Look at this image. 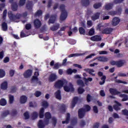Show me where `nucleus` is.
Here are the masks:
<instances>
[{
  "label": "nucleus",
  "instance_id": "nucleus-1",
  "mask_svg": "<svg viewBox=\"0 0 128 128\" xmlns=\"http://www.w3.org/2000/svg\"><path fill=\"white\" fill-rule=\"evenodd\" d=\"M8 14L10 20L14 22H18V20H20L22 16H24V18H26V16H28V12H24L22 14H12V11H9L8 12Z\"/></svg>",
  "mask_w": 128,
  "mask_h": 128
},
{
  "label": "nucleus",
  "instance_id": "nucleus-2",
  "mask_svg": "<svg viewBox=\"0 0 128 128\" xmlns=\"http://www.w3.org/2000/svg\"><path fill=\"white\" fill-rule=\"evenodd\" d=\"M45 118L44 121L40 120L38 122V128H44L46 126H48L50 124V120L52 118V114L50 112H46L44 114Z\"/></svg>",
  "mask_w": 128,
  "mask_h": 128
},
{
  "label": "nucleus",
  "instance_id": "nucleus-3",
  "mask_svg": "<svg viewBox=\"0 0 128 128\" xmlns=\"http://www.w3.org/2000/svg\"><path fill=\"white\" fill-rule=\"evenodd\" d=\"M60 10L62 12L60 16V20H64L68 18V12L66 10V6L64 4L60 5Z\"/></svg>",
  "mask_w": 128,
  "mask_h": 128
},
{
  "label": "nucleus",
  "instance_id": "nucleus-4",
  "mask_svg": "<svg viewBox=\"0 0 128 128\" xmlns=\"http://www.w3.org/2000/svg\"><path fill=\"white\" fill-rule=\"evenodd\" d=\"M68 84V80H58L55 82L54 86L56 88L60 90V88H62L64 86H66Z\"/></svg>",
  "mask_w": 128,
  "mask_h": 128
},
{
  "label": "nucleus",
  "instance_id": "nucleus-5",
  "mask_svg": "<svg viewBox=\"0 0 128 128\" xmlns=\"http://www.w3.org/2000/svg\"><path fill=\"white\" fill-rule=\"evenodd\" d=\"M110 64L112 66H116L118 68H122L124 64V62L122 60L118 61L112 60L110 62Z\"/></svg>",
  "mask_w": 128,
  "mask_h": 128
},
{
  "label": "nucleus",
  "instance_id": "nucleus-6",
  "mask_svg": "<svg viewBox=\"0 0 128 128\" xmlns=\"http://www.w3.org/2000/svg\"><path fill=\"white\" fill-rule=\"evenodd\" d=\"M98 76H102V78H101V80H102V82H99V84L100 86H102V84H104V82H106V76H104V73L102 72H98Z\"/></svg>",
  "mask_w": 128,
  "mask_h": 128
},
{
  "label": "nucleus",
  "instance_id": "nucleus-7",
  "mask_svg": "<svg viewBox=\"0 0 128 128\" xmlns=\"http://www.w3.org/2000/svg\"><path fill=\"white\" fill-rule=\"evenodd\" d=\"M70 86L64 85V90L66 92H74V86L72 83H70L69 84Z\"/></svg>",
  "mask_w": 128,
  "mask_h": 128
},
{
  "label": "nucleus",
  "instance_id": "nucleus-8",
  "mask_svg": "<svg viewBox=\"0 0 128 128\" xmlns=\"http://www.w3.org/2000/svg\"><path fill=\"white\" fill-rule=\"evenodd\" d=\"M32 74V70L30 69L27 70L23 74V76L24 78H30Z\"/></svg>",
  "mask_w": 128,
  "mask_h": 128
},
{
  "label": "nucleus",
  "instance_id": "nucleus-9",
  "mask_svg": "<svg viewBox=\"0 0 128 128\" xmlns=\"http://www.w3.org/2000/svg\"><path fill=\"white\" fill-rule=\"evenodd\" d=\"M86 116V109L81 108L78 111V116L79 118H82Z\"/></svg>",
  "mask_w": 128,
  "mask_h": 128
},
{
  "label": "nucleus",
  "instance_id": "nucleus-10",
  "mask_svg": "<svg viewBox=\"0 0 128 128\" xmlns=\"http://www.w3.org/2000/svg\"><path fill=\"white\" fill-rule=\"evenodd\" d=\"M120 22V19L118 17H115L112 20V24L113 26H116Z\"/></svg>",
  "mask_w": 128,
  "mask_h": 128
},
{
  "label": "nucleus",
  "instance_id": "nucleus-11",
  "mask_svg": "<svg viewBox=\"0 0 128 128\" xmlns=\"http://www.w3.org/2000/svg\"><path fill=\"white\" fill-rule=\"evenodd\" d=\"M83 76H84L82 78L83 80H84V82H85V84H86V86H88V82H92V78H86V77L88 76V74H86V73H83Z\"/></svg>",
  "mask_w": 128,
  "mask_h": 128
},
{
  "label": "nucleus",
  "instance_id": "nucleus-12",
  "mask_svg": "<svg viewBox=\"0 0 128 128\" xmlns=\"http://www.w3.org/2000/svg\"><path fill=\"white\" fill-rule=\"evenodd\" d=\"M114 31V28H104V30L102 32L103 34H110L112 32Z\"/></svg>",
  "mask_w": 128,
  "mask_h": 128
},
{
  "label": "nucleus",
  "instance_id": "nucleus-13",
  "mask_svg": "<svg viewBox=\"0 0 128 128\" xmlns=\"http://www.w3.org/2000/svg\"><path fill=\"white\" fill-rule=\"evenodd\" d=\"M100 12H96L94 13L92 16H91V20H93V22H95L97 20L100 19Z\"/></svg>",
  "mask_w": 128,
  "mask_h": 128
},
{
  "label": "nucleus",
  "instance_id": "nucleus-14",
  "mask_svg": "<svg viewBox=\"0 0 128 128\" xmlns=\"http://www.w3.org/2000/svg\"><path fill=\"white\" fill-rule=\"evenodd\" d=\"M34 26L35 28H40L42 26V22L40 20L36 19L34 20Z\"/></svg>",
  "mask_w": 128,
  "mask_h": 128
},
{
  "label": "nucleus",
  "instance_id": "nucleus-15",
  "mask_svg": "<svg viewBox=\"0 0 128 128\" xmlns=\"http://www.w3.org/2000/svg\"><path fill=\"white\" fill-rule=\"evenodd\" d=\"M58 78V76H56V74L54 73L51 74L48 78L49 82H54Z\"/></svg>",
  "mask_w": 128,
  "mask_h": 128
},
{
  "label": "nucleus",
  "instance_id": "nucleus-16",
  "mask_svg": "<svg viewBox=\"0 0 128 128\" xmlns=\"http://www.w3.org/2000/svg\"><path fill=\"white\" fill-rule=\"evenodd\" d=\"M115 104L113 106L114 109L118 112V110H120V106H122V104L116 101Z\"/></svg>",
  "mask_w": 128,
  "mask_h": 128
},
{
  "label": "nucleus",
  "instance_id": "nucleus-17",
  "mask_svg": "<svg viewBox=\"0 0 128 128\" xmlns=\"http://www.w3.org/2000/svg\"><path fill=\"white\" fill-rule=\"evenodd\" d=\"M78 97L75 96L74 97L71 104V108H74L76 106V104H78Z\"/></svg>",
  "mask_w": 128,
  "mask_h": 128
},
{
  "label": "nucleus",
  "instance_id": "nucleus-18",
  "mask_svg": "<svg viewBox=\"0 0 128 128\" xmlns=\"http://www.w3.org/2000/svg\"><path fill=\"white\" fill-rule=\"evenodd\" d=\"M109 92L111 94L112 96H116L118 94H120V92L118 91V90L116 88H110L109 90Z\"/></svg>",
  "mask_w": 128,
  "mask_h": 128
},
{
  "label": "nucleus",
  "instance_id": "nucleus-19",
  "mask_svg": "<svg viewBox=\"0 0 128 128\" xmlns=\"http://www.w3.org/2000/svg\"><path fill=\"white\" fill-rule=\"evenodd\" d=\"M32 82H36V84H38L40 86H42V82L38 80V76H32L31 78Z\"/></svg>",
  "mask_w": 128,
  "mask_h": 128
},
{
  "label": "nucleus",
  "instance_id": "nucleus-20",
  "mask_svg": "<svg viewBox=\"0 0 128 128\" xmlns=\"http://www.w3.org/2000/svg\"><path fill=\"white\" fill-rule=\"evenodd\" d=\"M90 40L93 42H100L102 40V37L100 35H96L92 36Z\"/></svg>",
  "mask_w": 128,
  "mask_h": 128
},
{
  "label": "nucleus",
  "instance_id": "nucleus-21",
  "mask_svg": "<svg viewBox=\"0 0 128 128\" xmlns=\"http://www.w3.org/2000/svg\"><path fill=\"white\" fill-rule=\"evenodd\" d=\"M20 104H26V102H28V97L24 95L20 97Z\"/></svg>",
  "mask_w": 128,
  "mask_h": 128
},
{
  "label": "nucleus",
  "instance_id": "nucleus-22",
  "mask_svg": "<svg viewBox=\"0 0 128 128\" xmlns=\"http://www.w3.org/2000/svg\"><path fill=\"white\" fill-rule=\"evenodd\" d=\"M97 58L98 62H108V58L106 56H98V58Z\"/></svg>",
  "mask_w": 128,
  "mask_h": 128
},
{
  "label": "nucleus",
  "instance_id": "nucleus-23",
  "mask_svg": "<svg viewBox=\"0 0 128 128\" xmlns=\"http://www.w3.org/2000/svg\"><path fill=\"white\" fill-rule=\"evenodd\" d=\"M18 3H16V2H14L12 4L11 8L13 12H16V10H18Z\"/></svg>",
  "mask_w": 128,
  "mask_h": 128
},
{
  "label": "nucleus",
  "instance_id": "nucleus-24",
  "mask_svg": "<svg viewBox=\"0 0 128 128\" xmlns=\"http://www.w3.org/2000/svg\"><path fill=\"white\" fill-rule=\"evenodd\" d=\"M85 72H88L89 74H90L92 76H96V74L92 73V72H94V69H90L88 68H85L84 70Z\"/></svg>",
  "mask_w": 128,
  "mask_h": 128
},
{
  "label": "nucleus",
  "instance_id": "nucleus-25",
  "mask_svg": "<svg viewBox=\"0 0 128 128\" xmlns=\"http://www.w3.org/2000/svg\"><path fill=\"white\" fill-rule=\"evenodd\" d=\"M56 98H57V100H62V95H61V92L60 90H58L54 94Z\"/></svg>",
  "mask_w": 128,
  "mask_h": 128
},
{
  "label": "nucleus",
  "instance_id": "nucleus-26",
  "mask_svg": "<svg viewBox=\"0 0 128 128\" xmlns=\"http://www.w3.org/2000/svg\"><path fill=\"white\" fill-rule=\"evenodd\" d=\"M56 17L54 15H52L50 16V18L48 22L49 24H54V22H56Z\"/></svg>",
  "mask_w": 128,
  "mask_h": 128
},
{
  "label": "nucleus",
  "instance_id": "nucleus-27",
  "mask_svg": "<svg viewBox=\"0 0 128 128\" xmlns=\"http://www.w3.org/2000/svg\"><path fill=\"white\" fill-rule=\"evenodd\" d=\"M1 89L4 90H8V82L4 81L1 84Z\"/></svg>",
  "mask_w": 128,
  "mask_h": 128
},
{
  "label": "nucleus",
  "instance_id": "nucleus-28",
  "mask_svg": "<svg viewBox=\"0 0 128 128\" xmlns=\"http://www.w3.org/2000/svg\"><path fill=\"white\" fill-rule=\"evenodd\" d=\"M32 2L29 1L28 2L27 4H26V8L28 10H32Z\"/></svg>",
  "mask_w": 128,
  "mask_h": 128
},
{
  "label": "nucleus",
  "instance_id": "nucleus-29",
  "mask_svg": "<svg viewBox=\"0 0 128 128\" xmlns=\"http://www.w3.org/2000/svg\"><path fill=\"white\" fill-rule=\"evenodd\" d=\"M112 6H114V3H108L105 5L104 10H110L112 8Z\"/></svg>",
  "mask_w": 128,
  "mask_h": 128
},
{
  "label": "nucleus",
  "instance_id": "nucleus-30",
  "mask_svg": "<svg viewBox=\"0 0 128 128\" xmlns=\"http://www.w3.org/2000/svg\"><path fill=\"white\" fill-rule=\"evenodd\" d=\"M58 28H60L59 24H56L55 25H53L50 28V30H52V32H56V30H58Z\"/></svg>",
  "mask_w": 128,
  "mask_h": 128
},
{
  "label": "nucleus",
  "instance_id": "nucleus-31",
  "mask_svg": "<svg viewBox=\"0 0 128 128\" xmlns=\"http://www.w3.org/2000/svg\"><path fill=\"white\" fill-rule=\"evenodd\" d=\"M68 74H76L78 72V70L76 69H72L70 68H68L66 70Z\"/></svg>",
  "mask_w": 128,
  "mask_h": 128
},
{
  "label": "nucleus",
  "instance_id": "nucleus-32",
  "mask_svg": "<svg viewBox=\"0 0 128 128\" xmlns=\"http://www.w3.org/2000/svg\"><path fill=\"white\" fill-rule=\"evenodd\" d=\"M70 114L67 113L66 120L62 121V124H68V122H70Z\"/></svg>",
  "mask_w": 128,
  "mask_h": 128
},
{
  "label": "nucleus",
  "instance_id": "nucleus-33",
  "mask_svg": "<svg viewBox=\"0 0 128 128\" xmlns=\"http://www.w3.org/2000/svg\"><path fill=\"white\" fill-rule=\"evenodd\" d=\"M44 108H40V112H39V118H43L44 116Z\"/></svg>",
  "mask_w": 128,
  "mask_h": 128
},
{
  "label": "nucleus",
  "instance_id": "nucleus-34",
  "mask_svg": "<svg viewBox=\"0 0 128 128\" xmlns=\"http://www.w3.org/2000/svg\"><path fill=\"white\" fill-rule=\"evenodd\" d=\"M81 3L83 6H90V0H82Z\"/></svg>",
  "mask_w": 128,
  "mask_h": 128
},
{
  "label": "nucleus",
  "instance_id": "nucleus-35",
  "mask_svg": "<svg viewBox=\"0 0 128 128\" xmlns=\"http://www.w3.org/2000/svg\"><path fill=\"white\" fill-rule=\"evenodd\" d=\"M119 96L120 98H123L122 101V102H126V100H128V95L125 94H120L119 95Z\"/></svg>",
  "mask_w": 128,
  "mask_h": 128
},
{
  "label": "nucleus",
  "instance_id": "nucleus-36",
  "mask_svg": "<svg viewBox=\"0 0 128 128\" xmlns=\"http://www.w3.org/2000/svg\"><path fill=\"white\" fill-rule=\"evenodd\" d=\"M102 2L96 3L93 5V8H95V10H98V8H102Z\"/></svg>",
  "mask_w": 128,
  "mask_h": 128
},
{
  "label": "nucleus",
  "instance_id": "nucleus-37",
  "mask_svg": "<svg viewBox=\"0 0 128 128\" xmlns=\"http://www.w3.org/2000/svg\"><path fill=\"white\" fill-rule=\"evenodd\" d=\"M96 30H97L101 32L102 34V31L104 30V26H102V24H98L97 26Z\"/></svg>",
  "mask_w": 128,
  "mask_h": 128
},
{
  "label": "nucleus",
  "instance_id": "nucleus-38",
  "mask_svg": "<svg viewBox=\"0 0 128 128\" xmlns=\"http://www.w3.org/2000/svg\"><path fill=\"white\" fill-rule=\"evenodd\" d=\"M31 116L32 120H36V118H38V114L36 112H34L32 114Z\"/></svg>",
  "mask_w": 128,
  "mask_h": 128
},
{
  "label": "nucleus",
  "instance_id": "nucleus-39",
  "mask_svg": "<svg viewBox=\"0 0 128 128\" xmlns=\"http://www.w3.org/2000/svg\"><path fill=\"white\" fill-rule=\"evenodd\" d=\"M10 114V110H6L5 111H4L2 114H1V116L2 118H6V116H8Z\"/></svg>",
  "mask_w": 128,
  "mask_h": 128
},
{
  "label": "nucleus",
  "instance_id": "nucleus-40",
  "mask_svg": "<svg viewBox=\"0 0 128 128\" xmlns=\"http://www.w3.org/2000/svg\"><path fill=\"white\" fill-rule=\"evenodd\" d=\"M77 84H78V86H82V88H84V86H85L84 83V81L82 80H78Z\"/></svg>",
  "mask_w": 128,
  "mask_h": 128
},
{
  "label": "nucleus",
  "instance_id": "nucleus-41",
  "mask_svg": "<svg viewBox=\"0 0 128 128\" xmlns=\"http://www.w3.org/2000/svg\"><path fill=\"white\" fill-rule=\"evenodd\" d=\"M2 29L4 32L8 30V24L6 22H4L2 24Z\"/></svg>",
  "mask_w": 128,
  "mask_h": 128
},
{
  "label": "nucleus",
  "instance_id": "nucleus-42",
  "mask_svg": "<svg viewBox=\"0 0 128 128\" xmlns=\"http://www.w3.org/2000/svg\"><path fill=\"white\" fill-rule=\"evenodd\" d=\"M60 66H62V64H60L58 62H56L54 64L53 68L54 70H58V68H60Z\"/></svg>",
  "mask_w": 128,
  "mask_h": 128
},
{
  "label": "nucleus",
  "instance_id": "nucleus-43",
  "mask_svg": "<svg viewBox=\"0 0 128 128\" xmlns=\"http://www.w3.org/2000/svg\"><path fill=\"white\" fill-rule=\"evenodd\" d=\"M14 100V96L12 95H9V102L12 104H13Z\"/></svg>",
  "mask_w": 128,
  "mask_h": 128
},
{
  "label": "nucleus",
  "instance_id": "nucleus-44",
  "mask_svg": "<svg viewBox=\"0 0 128 128\" xmlns=\"http://www.w3.org/2000/svg\"><path fill=\"white\" fill-rule=\"evenodd\" d=\"M42 15V10H38L34 14V16H40Z\"/></svg>",
  "mask_w": 128,
  "mask_h": 128
},
{
  "label": "nucleus",
  "instance_id": "nucleus-45",
  "mask_svg": "<svg viewBox=\"0 0 128 128\" xmlns=\"http://www.w3.org/2000/svg\"><path fill=\"white\" fill-rule=\"evenodd\" d=\"M0 106H4L6 104V100L4 98H2L0 100Z\"/></svg>",
  "mask_w": 128,
  "mask_h": 128
},
{
  "label": "nucleus",
  "instance_id": "nucleus-46",
  "mask_svg": "<svg viewBox=\"0 0 128 128\" xmlns=\"http://www.w3.org/2000/svg\"><path fill=\"white\" fill-rule=\"evenodd\" d=\"M79 32L80 34H86V30L82 27L79 28Z\"/></svg>",
  "mask_w": 128,
  "mask_h": 128
},
{
  "label": "nucleus",
  "instance_id": "nucleus-47",
  "mask_svg": "<svg viewBox=\"0 0 128 128\" xmlns=\"http://www.w3.org/2000/svg\"><path fill=\"white\" fill-rule=\"evenodd\" d=\"M56 122H58V120L56 119V117H53L52 118V126H56Z\"/></svg>",
  "mask_w": 128,
  "mask_h": 128
},
{
  "label": "nucleus",
  "instance_id": "nucleus-48",
  "mask_svg": "<svg viewBox=\"0 0 128 128\" xmlns=\"http://www.w3.org/2000/svg\"><path fill=\"white\" fill-rule=\"evenodd\" d=\"M6 76V72L2 69H0V78H2Z\"/></svg>",
  "mask_w": 128,
  "mask_h": 128
},
{
  "label": "nucleus",
  "instance_id": "nucleus-49",
  "mask_svg": "<svg viewBox=\"0 0 128 128\" xmlns=\"http://www.w3.org/2000/svg\"><path fill=\"white\" fill-rule=\"evenodd\" d=\"M10 92L12 94H14L16 92V86H12L10 89Z\"/></svg>",
  "mask_w": 128,
  "mask_h": 128
},
{
  "label": "nucleus",
  "instance_id": "nucleus-50",
  "mask_svg": "<svg viewBox=\"0 0 128 128\" xmlns=\"http://www.w3.org/2000/svg\"><path fill=\"white\" fill-rule=\"evenodd\" d=\"M80 56V54H70V55L68 56V58H74V56Z\"/></svg>",
  "mask_w": 128,
  "mask_h": 128
},
{
  "label": "nucleus",
  "instance_id": "nucleus-51",
  "mask_svg": "<svg viewBox=\"0 0 128 128\" xmlns=\"http://www.w3.org/2000/svg\"><path fill=\"white\" fill-rule=\"evenodd\" d=\"M78 93L80 94H82L83 92H85L84 89L82 87L78 88Z\"/></svg>",
  "mask_w": 128,
  "mask_h": 128
},
{
  "label": "nucleus",
  "instance_id": "nucleus-52",
  "mask_svg": "<svg viewBox=\"0 0 128 128\" xmlns=\"http://www.w3.org/2000/svg\"><path fill=\"white\" fill-rule=\"evenodd\" d=\"M115 82H116L117 84H127L128 82H126L124 81H122L120 80H115Z\"/></svg>",
  "mask_w": 128,
  "mask_h": 128
},
{
  "label": "nucleus",
  "instance_id": "nucleus-53",
  "mask_svg": "<svg viewBox=\"0 0 128 128\" xmlns=\"http://www.w3.org/2000/svg\"><path fill=\"white\" fill-rule=\"evenodd\" d=\"M94 34V28H92L88 32V36H92Z\"/></svg>",
  "mask_w": 128,
  "mask_h": 128
},
{
  "label": "nucleus",
  "instance_id": "nucleus-54",
  "mask_svg": "<svg viewBox=\"0 0 128 128\" xmlns=\"http://www.w3.org/2000/svg\"><path fill=\"white\" fill-rule=\"evenodd\" d=\"M26 0H20L19 1V6H24L26 4Z\"/></svg>",
  "mask_w": 128,
  "mask_h": 128
},
{
  "label": "nucleus",
  "instance_id": "nucleus-55",
  "mask_svg": "<svg viewBox=\"0 0 128 128\" xmlns=\"http://www.w3.org/2000/svg\"><path fill=\"white\" fill-rule=\"evenodd\" d=\"M61 112L63 113L66 112V105L64 104H62L61 105V108H60Z\"/></svg>",
  "mask_w": 128,
  "mask_h": 128
},
{
  "label": "nucleus",
  "instance_id": "nucleus-56",
  "mask_svg": "<svg viewBox=\"0 0 128 128\" xmlns=\"http://www.w3.org/2000/svg\"><path fill=\"white\" fill-rule=\"evenodd\" d=\"M42 106H44V108H46L48 106V103L46 101H44L42 102Z\"/></svg>",
  "mask_w": 128,
  "mask_h": 128
},
{
  "label": "nucleus",
  "instance_id": "nucleus-57",
  "mask_svg": "<svg viewBox=\"0 0 128 128\" xmlns=\"http://www.w3.org/2000/svg\"><path fill=\"white\" fill-rule=\"evenodd\" d=\"M124 0H114L113 4H122Z\"/></svg>",
  "mask_w": 128,
  "mask_h": 128
},
{
  "label": "nucleus",
  "instance_id": "nucleus-58",
  "mask_svg": "<svg viewBox=\"0 0 128 128\" xmlns=\"http://www.w3.org/2000/svg\"><path fill=\"white\" fill-rule=\"evenodd\" d=\"M76 124H78V120L76 118L72 120L71 121V124H72V126H76Z\"/></svg>",
  "mask_w": 128,
  "mask_h": 128
},
{
  "label": "nucleus",
  "instance_id": "nucleus-59",
  "mask_svg": "<svg viewBox=\"0 0 128 128\" xmlns=\"http://www.w3.org/2000/svg\"><path fill=\"white\" fill-rule=\"evenodd\" d=\"M84 126H86V121H84V120H81L80 122V126L81 128H84Z\"/></svg>",
  "mask_w": 128,
  "mask_h": 128
},
{
  "label": "nucleus",
  "instance_id": "nucleus-60",
  "mask_svg": "<svg viewBox=\"0 0 128 128\" xmlns=\"http://www.w3.org/2000/svg\"><path fill=\"white\" fill-rule=\"evenodd\" d=\"M24 116L25 118V120H28V118H30V114H28V112H24Z\"/></svg>",
  "mask_w": 128,
  "mask_h": 128
},
{
  "label": "nucleus",
  "instance_id": "nucleus-61",
  "mask_svg": "<svg viewBox=\"0 0 128 128\" xmlns=\"http://www.w3.org/2000/svg\"><path fill=\"white\" fill-rule=\"evenodd\" d=\"M6 14H8V10H4L2 14V18L4 20L6 18Z\"/></svg>",
  "mask_w": 128,
  "mask_h": 128
},
{
  "label": "nucleus",
  "instance_id": "nucleus-62",
  "mask_svg": "<svg viewBox=\"0 0 128 128\" xmlns=\"http://www.w3.org/2000/svg\"><path fill=\"white\" fill-rule=\"evenodd\" d=\"M25 28L26 30H28L32 28V24H26Z\"/></svg>",
  "mask_w": 128,
  "mask_h": 128
},
{
  "label": "nucleus",
  "instance_id": "nucleus-63",
  "mask_svg": "<svg viewBox=\"0 0 128 128\" xmlns=\"http://www.w3.org/2000/svg\"><path fill=\"white\" fill-rule=\"evenodd\" d=\"M122 113L124 116H128V110L126 109L122 110Z\"/></svg>",
  "mask_w": 128,
  "mask_h": 128
},
{
  "label": "nucleus",
  "instance_id": "nucleus-64",
  "mask_svg": "<svg viewBox=\"0 0 128 128\" xmlns=\"http://www.w3.org/2000/svg\"><path fill=\"white\" fill-rule=\"evenodd\" d=\"M90 106L89 105H86L85 106V112H90Z\"/></svg>",
  "mask_w": 128,
  "mask_h": 128
}]
</instances>
